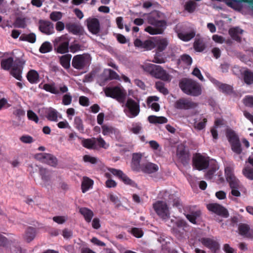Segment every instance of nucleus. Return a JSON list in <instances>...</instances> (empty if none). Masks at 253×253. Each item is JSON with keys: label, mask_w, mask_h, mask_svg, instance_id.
Segmentation results:
<instances>
[{"label": "nucleus", "mask_w": 253, "mask_h": 253, "mask_svg": "<svg viewBox=\"0 0 253 253\" xmlns=\"http://www.w3.org/2000/svg\"><path fill=\"white\" fill-rule=\"evenodd\" d=\"M143 70L151 76L164 81L169 80V76L161 66L151 63H147L142 66Z\"/></svg>", "instance_id": "nucleus-3"}, {"label": "nucleus", "mask_w": 253, "mask_h": 253, "mask_svg": "<svg viewBox=\"0 0 253 253\" xmlns=\"http://www.w3.org/2000/svg\"><path fill=\"white\" fill-rule=\"evenodd\" d=\"M27 117L29 120L38 123L39 122V118L37 114L32 110H29L27 111Z\"/></svg>", "instance_id": "nucleus-61"}, {"label": "nucleus", "mask_w": 253, "mask_h": 253, "mask_svg": "<svg viewBox=\"0 0 253 253\" xmlns=\"http://www.w3.org/2000/svg\"><path fill=\"white\" fill-rule=\"evenodd\" d=\"M27 78L31 84H37L39 81V75L36 70H31L27 73Z\"/></svg>", "instance_id": "nucleus-30"}, {"label": "nucleus", "mask_w": 253, "mask_h": 253, "mask_svg": "<svg viewBox=\"0 0 253 253\" xmlns=\"http://www.w3.org/2000/svg\"><path fill=\"white\" fill-rule=\"evenodd\" d=\"M156 88L161 93L164 95H167L169 93L168 89L165 87V84L161 81H158L155 84Z\"/></svg>", "instance_id": "nucleus-47"}, {"label": "nucleus", "mask_w": 253, "mask_h": 253, "mask_svg": "<svg viewBox=\"0 0 253 253\" xmlns=\"http://www.w3.org/2000/svg\"><path fill=\"white\" fill-rule=\"evenodd\" d=\"M148 120L150 123L154 124H162L168 122V119L166 117L163 116L157 117L154 115L149 116Z\"/></svg>", "instance_id": "nucleus-32"}, {"label": "nucleus", "mask_w": 253, "mask_h": 253, "mask_svg": "<svg viewBox=\"0 0 253 253\" xmlns=\"http://www.w3.org/2000/svg\"><path fill=\"white\" fill-rule=\"evenodd\" d=\"M226 136L231 145L232 150L238 155L240 154L242 149L238 136L234 131L229 130L226 132Z\"/></svg>", "instance_id": "nucleus-7"}, {"label": "nucleus", "mask_w": 253, "mask_h": 253, "mask_svg": "<svg viewBox=\"0 0 253 253\" xmlns=\"http://www.w3.org/2000/svg\"><path fill=\"white\" fill-rule=\"evenodd\" d=\"M22 71L19 67L14 66L12 69L10 74L17 80L19 81L22 80L21 76Z\"/></svg>", "instance_id": "nucleus-49"}, {"label": "nucleus", "mask_w": 253, "mask_h": 253, "mask_svg": "<svg viewBox=\"0 0 253 253\" xmlns=\"http://www.w3.org/2000/svg\"><path fill=\"white\" fill-rule=\"evenodd\" d=\"M243 103L246 107L253 108V96H245L243 99Z\"/></svg>", "instance_id": "nucleus-52"}, {"label": "nucleus", "mask_w": 253, "mask_h": 253, "mask_svg": "<svg viewBox=\"0 0 253 253\" xmlns=\"http://www.w3.org/2000/svg\"><path fill=\"white\" fill-rule=\"evenodd\" d=\"M161 52H158L156 51V54L154 55V58L152 60L153 62L158 63V64H162L166 62V59L164 57L163 55L160 53Z\"/></svg>", "instance_id": "nucleus-50"}, {"label": "nucleus", "mask_w": 253, "mask_h": 253, "mask_svg": "<svg viewBox=\"0 0 253 253\" xmlns=\"http://www.w3.org/2000/svg\"><path fill=\"white\" fill-rule=\"evenodd\" d=\"M168 44L169 41L167 38H160L155 41L154 47H156V51L162 52L166 48Z\"/></svg>", "instance_id": "nucleus-24"}, {"label": "nucleus", "mask_w": 253, "mask_h": 253, "mask_svg": "<svg viewBox=\"0 0 253 253\" xmlns=\"http://www.w3.org/2000/svg\"><path fill=\"white\" fill-rule=\"evenodd\" d=\"M193 165L197 169L202 170L208 168L209 161L200 154H197L193 159Z\"/></svg>", "instance_id": "nucleus-13"}, {"label": "nucleus", "mask_w": 253, "mask_h": 253, "mask_svg": "<svg viewBox=\"0 0 253 253\" xmlns=\"http://www.w3.org/2000/svg\"><path fill=\"white\" fill-rule=\"evenodd\" d=\"M209 211L222 217L227 218L229 216L227 210L223 206L217 203H211L207 205Z\"/></svg>", "instance_id": "nucleus-14"}, {"label": "nucleus", "mask_w": 253, "mask_h": 253, "mask_svg": "<svg viewBox=\"0 0 253 253\" xmlns=\"http://www.w3.org/2000/svg\"><path fill=\"white\" fill-rule=\"evenodd\" d=\"M19 139L22 142L26 144L32 143L34 141L33 138L29 135H23Z\"/></svg>", "instance_id": "nucleus-62"}, {"label": "nucleus", "mask_w": 253, "mask_h": 253, "mask_svg": "<svg viewBox=\"0 0 253 253\" xmlns=\"http://www.w3.org/2000/svg\"><path fill=\"white\" fill-rule=\"evenodd\" d=\"M192 63L191 57L187 54H184L181 55L180 58L177 61L178 65L182 67L183 68H189Z\"/></svg>", "instance_id": "nucleus-20"}, {"label": "nucleus", "mask_w": 253, "mask_h": 253, "mask_svg": "<svg viewBox=\"0 0 253 253\" xmlns=\"http://www.w3.org/2000/svg\"><path fill=\"white\" fill-rule=\"evenodd\" d=\"M71 57V55L69 54L62 55L60 57V63L65 69H67L70 68Z\"/></svg>", "instance_id": "nucleus-37"}, {"label": "nucleus", "mask_w": 253, "mask_h": 253, "mask_svg": "<svg viewBox=\"0 0 253 253\" xmlns=\"http://www.w3.org/2000/svg\"><path fill=\"white\" fill-rule=\"evenodd\" d=\"M79 212L84 216L86 222H89L91 221L93 215L92 211L86 208H81L80 209Z\"/></svg>", "instance_id": "nucleus-34"}, {"label": "nucleus", "mask_w": 253, "mask_h": 253, "mask_svg": "<svg viewBox=\"0 0 253 253\" xmlns=\"http://www.w3.org/2000/svg\"><path fill=\"white\" fill-rule=\"evenodd\" d=\"M191 207H186V209H189V213L186 214L187 219L192 223L196 224V220L200 217L201 212L200 210L191 211Z\"/></svg>", "instance_id": "nucleus-26"}, {"label": "nucleus", "mask_w": 253, "mask_h": 253, "mask_svg": "<svg viewBox=\"0 0 253 253\" xmlns=\"http://www.w3.org/2000/svg\"><path fill=\"white\" fill-rule=\"evenodd\" d=\"M126 106L128 109V113L126 112L129 118H132L136 117L140 112L139 103L136 102L132 99L129 98L126 103Z\"/></svg>", "instance_id": "nucleus-11"}, {"label": "nucleus", "mask_w": 253, "mask_h": 253, "mask_svg": "<svg viewBox=\"0 0 253 253\" xmlns=\"http://www.w3.org/2000/svg\"><path fill=\"white\" fill-rule=\"evenodd\" d=\"M86 22L88 30L93 34H95V18L88 19Z\"/></svg>", "instance_id": "nucleus-55"}, {"label": "nucleus", "mask_w": 253, "mask_h": 253, "mask_svg": "<svg viewBox=\"0 0 253 253\" xmlns=\"http://www.w3.org/2000/svg\"><path fill=\"white\" fill-rule=\"evenodd\" d=\"M96 145L99 147L105 149H107L109 146V144L107 143L100 136L97 138H96Z\"/></svg>", "instance_id": "nucleus-54"}, {"label": "nucleus", "mask_w": 253, "mask_h": 253, "mask_svg": "<svg viewBox=\"0 0 253 253\" xmlns=\"http://www.w3.org/2000/svg\"><path fill=\"white\" fill-rule=\"evenodd\" d=\"M39 30L42 33L50 35L54 32L53 23L48 21L40 20L39 21Z\"/></svg>", "instance_id": "nucleus-15"}, {"label": "nucleus", "mask_w": 253, "mask_h": 253, "mask_svg": "<svg viewBox=\"0 0 253 253\" xmlns=\"http://www.w3.org/2000/svg\"><path fill=\"white\" fill-rule=\"evenodd\" d=\"M177 156L183 165H186L188 164L190 160V155L185 149H178L177 150Z\"/></svg>", "instance_id": "nucleus-23"}, {"label": "nucleus", "mask_w": 253, "mask_h": 253, "mask_svg": "<svg viewBox=\"0 0 253 253\" xmlns=\"http://www.w3.org/2000/svg\"><path fill=\"white\" fill-rule=\"evenodd\" d=\"M96 169L102 171H105L107 168L105 167L101 162L97 160L96 158ZM109 171L114 175L117 176L119 179L122 180L125 184L129 185L132 187H136L135 182L130 179L123 171L120 169L114 168L108 169Z\"/></svg>", "instance_id": "nucleus-2"}, {"label": "nucleus", "mask_w": 253, "mask_h": 253, "mask_svg": "<svg viewBox=\"0 0 253 253\" xmlns=\"http://www.w3.org/2000/svg\"><path fill=\"white\" fill-rule=\"evenodd\" d=\"M179 85L181 90L187 95L198 96L201 94L200 84L192 79L184 78L180 81Z\"/></svg>", "instance_id": "nucleus-1"}, {"label": "nucleus", "mask_w": 253, "mask_h": 253, "mask_svg": "<svg viewBox=\"0 0 253 253\" xmlns=\"http://www.w3.org/2000/svg\"><path fill=\"white\" fill-rule=\"evenodd\" d=\"M243 175L250 180H253V168L250 166H246L242 170Z\"/></svg>", "instance_id": "nucleus-46"}, {"label": "nucleus", "mask_w": 253, "mask_h": 253, "mask_svg": "<svg viewBox=\"0 0 253 253\" xmlns=\"http://www.w3.org/2000/svg\"><path fill=\"white\" fill-rule=\"evenodd\" d=\"M36 234V228L32 227H29L25 232V239L27 242H30L34 240Z\"/></svg>", "instance_id": "nucleus-36"}, {"label": "nucleus", "mask_w": 253, "mask_h": 253, "mask_svg": "<svg viewBox=\"0 0 253 253\" xmlns=\"http://www.w3.org/2000/svg\"><path fill=\"white\" fill-rule=\"evenodd\" d=\"M193 47L196 51L201 52L205 48V45L202 39L196 38L194 42Z\"/></svg>", "instance_id": "nucleus-44"}, {"label": "nucleus", "mask_w": 253, "mask_h": 253, "mask_svg": "<svg viewBox=\"0 0 253 253\" xmlns=\"http://www.w3.org/2000/svg\"><path fill=\"white\" fill-rule=\"evenodd\" d=\"M70 38L65 35L55 39L53 46L55 52L59 54L67 53L69 51Z\"/></svg>", "instance_id": "nucleus-5"}, {"label": "nucleus", "mask_w": 253, "mask_h": 253, "mask_svg": "<svg viewBox=\"0 0 253 253\" xmlns=\"http://www.w3.org/2000/svg\"><path fill=\"white\" fill-rule=\"evenodd\" d=\"M199 241L205 247L210 249L212 253H216L220 249V245L217 241L210 238L203 237Z\"/></svg>", "instance_id": "nucleus-12"}, {"label": "nucleus", "mask_w": 253, "mask_h": 253, "mask_svg": "<svg viewBox=\"0 0 253 253\" xmlns=\"http://www.w3.org/2000/svg\"><path fill=\"white\" fill-rule=\"evenodd\" d=\"M45 158L44 161V163H46L52 167H56L57 165V160L56 158L53 155L45 153Z\"/></svg>", "instance_id": "nucleus-41"}, {"label": "nucleus", "mask_w": 253, "mask_h": 253, "mask_svg": "<svg viewBox=\"0 0 253 253\" xmlns=\"http://www.w3.org/2000/svg\"><path fill=\"white\" fill-rule=\"evenodd\" d=\"M87 110L88 113H85L86 122L93 126L95 124V120L91 113H95V104L92 105Z\"/></svg>", "instance_id": "nucleus-38"}, {"label": "nucleus", "mask_w": 253, "mask_h": 253, "mask_svg": "<svg viewBox=\"0 0 253 253\" xmlns=\"http://www.w3.org/2000/svg\"><path fill=\"white\" fill-rule=\"evenodd\" d=\"M239 234L247 238L253 237V230H251L250 226L244 223H241L238 227Z\"/></svg>", "instance_id": "nucleus-21"}, {"label": "nucleus", "mask_w": 253, "mask_h": 253, "mask_svg": "<svg viewBox=\"0 0 253 253\" xmlns=\"http://www.w3.org/2000/svg\"><path fill=\"white\" fill-rule=\"evenodd\" d=\"M176 33L178 38L184 42L189 41L195 36V33L194 31L184 33L177 31Z\"/></svg>", "instance_id": "nucleus-31"}, {"label": "nucleus", "mask_w": 253, "mask_h": 253, "mask_svg": "<svg viewBox=\"0 0 253 253\" xmlns=\"http://www.w3.org/2000/svg\"><path fill=\"white\" fill-rule=\"evenodd\" d=\"M215 84L218 87L219 91L224 94L226 95L235 94V92L232 85L222 83L218 81H216Z\"/></svg>", "instance_id": "nucleus-16"}, {"label": "nucleus", "mask_w": 253, "mask_h": 253, "mask_svg": "<svg viewBox=\"0 0 253 253\" xmlns=\"http://www.w3.org/2000/svg\"><path fill=\"white\" fill-rule=\"evenodd\" d=\"M198 104L190 98L182 97L177 100L174 103L175 108L178 110H189L196 108Z\"/></svg>", "instance_id": "nucleus-9"}, {"label": "nucleus", "mask_w": 253, "mask_h": 253, "mask_svg": "<svg viewBox=\"0 0 253 253\" xmlns=\"http://www.w3.org/2000/svg\"><path fill=\"white\" fill-rule=\"evenodd\" d=\"M95 142L90 139H83L82 141V145L87 149L93 148Z\"/></svg>", "instance_id": "nucleus-58"}, {"label": "nucleus", "mask_w": 253, "mask_h": 253, "mask_svg": "<svg viewBox=\"0 0 253 253\" xmlns=\"http://www.w3.org/2000/svg\"><path fill=\"white\" fill-rule=\"evenodd\" d=\"M43 88L46 91H48L53 94H58L59 90L55 87L54 84H45L43 85Z\"/></svg>", "instance_id": "nucleus-48"}, {"label": "nucleus", "mask_w": 253, "mask_h": 253, "mask_svg": "<svg viewBox=\"0 0 253 253\" xmlns=\"http://www.w3.org/2000/svg\"><path fill=\"white\" fill-rule=\"evenodd\" d=\"M196 8V3L193 1L190 0L187 2L185 5V9L189 13H192Z\"/></svg>", "instance_id": "nucleus-56"}, {"label": "nucleus", "mask_w": 253, "mask_h": 253, "mask_svg": "<svg viewBox=\"0 0 253 253\" xmlns=\"http://www.w3.org/2000/svg\"><path fill=\"white\" fill-rule=\"evenodd\" d=\"M168 196V199H167L166 200H167L168 202L170 203L171 202H172L173 207L177 208L179 209H181L182 204H181L179 198H175V196L174 194H169V192H165V196Z\"/></svg>", "instance_id": "nucleus-28"}, {"label": "nucleus", "mask_w": 253, "mask_h": 253, "mask_svg": "<svg viewBox=\"0 0 253 253\" xmlns=\"http://www.w3.org/2000/svg\"><path fill=\"white\" fill-rule=\"evenodd\" d=\"M89 64V57L84 54H79L74 56L72 62V66L78 70H82Z\"/></svg>", "instance_id": "nucleus-10"}, {"label": "nucleus", "mask_w": 253, "mask_h": 253, "mask_svg": "<svg viewBox=\"0 0 253 253\" xmlns=\"http://www.w3.org/2000/svg\"><path fill=\"white\" fill-rule=\"evenodd\" d=\"M52 46L49 42H43L39 48V51L42 53H45L51 51Z\"/></svg>", "instance_id": "nucleus-45"}, {"label": "nucleus", "mask_w": 253, "mask_h": 253, "mask_svg": "<svg viewBox=\"0 0 253 253\" xmlns=\"http://www.w3.org/2000/svg\"><path fill=\"white\" fill-rule=\"evenodd\" d=\"M130 232L136 238H141L143 235L142 230L140 228L136 227L132 228Z\"/></svg>", "instance_id": "nucleus-64"}, {"label": "nucleus", "mask_w": 253, "mask_h": 253, "mask_svg": "<svg viewBox=\"0 0 253 253\" xmlns=\"http://www.w3.org/2000/svg\"><path fill=\"white\" fill-rule=\"evenodd\" d=\"M225 174L227 181L236 177L233 174L232 169L230 167H226L225 169Z\"/></svg>", "instance_id": "nucleus-63"}, {"label": "nucleus", "mask_w": 253, "mask_h": 253, "mask_svg": "<svg viewBox=\"0 0 253 253\" xmlns=\"http://www.w3.org/2000/svg\"><path fill=\"white\" fill-rule=\"evenodd\" d=\"M62 14L60 11H53L50 14V18L53 21H57L62 18Z\"/></svg>", "instance_id": "nucleus-60"}, {"label": "nucleus", "mask_w": 253, "mask_h": 253, "mask_svg": "<svg viewBox=\"0 0 253 253\" xmlns=\"http://www.w3.org/2000/svg\"><path fill=\"white\" fill-rule=\"evenodd\" d=\"M94 181L93 180L87 177H84L81 185L82 191L83 193H85L88 191L93 185Z\"/></svg>", "instance_id": "nucleus-29"}, {"label": "nucleus", "mask_w": 253, "mask_h": 253, "mask_svg": "<svg viewBox=\"0 0 253 253\" xmlns=\"http://www.w3.org/2000/svg\"><path fill=\"white\" fill-rule=\"evenodd\" d=\"M142 158V155L139 153H133L132 155L131 167L133 170L139 171L141 169L140 161Z\"/></svg>", "instance_id": "nucleus-18"}, {"label": "nucleus", "mask_w": 253, "mask_h": 253, "mask_svg": "<svg viewBox=\"0 0 253 253\" xmlns=\"http://www.w3.org/2000/svg\"><path fill=\"white\" fill-rule=\"evenodd\" d=\"M39 173L42 180L47 182L50 180V176L47 170L43 168H39Z\"/></svg>", "instance_id": "nucleus-51"}, {"label": "nucleus", "mask_w": 253, "mask_h": 253, "mask_svg": "<svg viewBox=\"0 0 253 253\" xmlns=\"http://www.w3.org/2000/svg\"><path fill=\"white\" fill-rule=\"evenodd\" d=\"M243 78L245 83L248 85L253 84V72L247 69L244 71Z\"/></svg>", "instance_id": "nucleus-40"}, {"label": "nucleus", "mask_w": 253, "mask_h": 253, "mask_svg": "<svg viewBox=\"0 0 253 253\" xmlns=\"http://www.w3.org/2000/svg\"><path fill=\"white\" fill-rule=\"evenodd\" d=\"M106 73L108 74V77L107 79L109 80H120L119 75L114 71L112 69H109L105 70Z\"/></svg>", "instance_id": "nucleus-53"}, {"label": "nucleus", "mask_w": 253, "mask_h": 253, "mask_svg": "<svg viewBox=\"0 0 253 253\" xmlns=\"http://www.w3.org/2000/svg\"><path fill=\"white\" fill-rule=\"evenodd\" d=\"M166 27L154 26H148L145 29V31L151 35H158L163 33Z\"/></svg>", "instance_id": "nucleus-33"}, {"label": "nucleus", "mask_w": 253, "mask_h": 253, "mask_svg": "<svg viewBox=\"0 0 253 253\" xmlns=\"http://www.w3.org/2000/svg\"><path fill=\"white\" fill-rule=\"evenodd\" d=\"M74 127L81 133H84V131L83 121L80 117L76 116L74 121Z\"/></svg>", "instance_id": "nucleus-43"}, {"label": "nucleus", "mask_w": 253, "mask_h": 253, "mask_svg": "<svg viewBox=\"0 0 253 253\" xmlns=\"http://www.w3.org/2000/svg\"><path fill=\"white\" fill-rule=\"evenodd\" d=\"M103 90L106 96L115 99L121 103L125 102L126 92L123 88L118 86H109L104 88Z\"/></svg>", "instance_id": "nucleus-4"}, {"label": "nucleus", "mask_w": 253, "mask_h": 253, "mask_svg": "<svg viewBox=\"0 0 253 253\" xmlns=\"http://www.w3.org/2000/svg\"><path fill=\"white\" fill-rule=\"evenodd\" d=\"M135 46L143 48L146 50H151L154 48V42L150 40L141 41L140 39H136L134 42Z\"/></svg>", "instance_id": "nucleus-17"}, {"label": "nucleus", "mask_w": 253, "mask_h": 253, "mask_svg": "<svg viewBox=\"0 0 253 253\" xmlns=\"http://www.w3.org/2000/svg\"><path fill=\"white\" fill-rule=\"evenodd\" d=\"M13 63V58L10 57L6 59H2L1 61L0 65L3 69L5 70H8L12 67Z\"/></svg>", "instance_id": "nucleus-42"}, {"label": "nucleus", "mask_w": 253, "mask_h": 253, "mask_svg": "<svg viewBox=\"0 0 253 253\" xmlns=\"http://www.w3.org/2000/svg\"><path fill=\"white\" fill-rule=\"evenodd\" d=\"M243 32L244 31L239 27H233L229 29V34L233 40L241 42V38L240 35L243 34Z\"/></svg>", "instance_id": "nucleus-22"}, {"label": "nucleus", "mask_w": 253, "mask_h": 253, "mask_svg": "<svg viewBox=\"0 0 253 253\" xmlns=\"http://www.w3.org/2000/svg\"><path fill=\"white\" fill-rule=\"evenodd\" d=\"M142 129V126L140 123H133L132 127L130 130L134 134H138Z\"/></svg>", "instance_id": "nucleus-59"}, {"label": "nucleus", "mask_w": 253, "mask_h": 253, "mask_svg": "<svg viewBox=\"0 0 253 253\" xmlns=\"http://www.w3.org/2000/svg\"><path fill=\"white\" fill-rule=\"evenodd\" d=\"M153 208L158 216L164 220L170 218V212L167 204L162 201H157L153 204Z\"/></svg>", "instance_id": "nucleus-6"}, {"label": "nucleus", "mask_w": 253, "mask_h": 253, "mask_svg": "<svg viewBox=\"0 0 253 253\" xmlns=\"http://www.w3.org/2000/svg\"><path fill=\"white\" fill-rule=\"evenodd\" d=\"M164 17L163 13L155 10L148 17V22L154 26L166 27L167 22L164 19Z\"/></svg>", "instance_id": "nucleus-8"}, {"label": "nucleus", "mask_w": 253, "mask_h": 253, "mask_svg": "<svg viewBox=\"0 0 253 253\" xmlns=\"http://www.w3.org/2000/svg\"><path fill=\"white\" fill-rule=\"evenodd\" d=\"M19 41L28 42L31 43H34L36 41V35L34 33H31L28 34H23L19 37Z\"/></svg>", "instance_id": "nucleus-35"}, {"label": "nucleus", "mask_w": 253, "mask_h": 253, "mask_svg": "<svg viewBox=\"0 0 253 253\" xmlns=\"http://www.w3.org/2000/svg\"><path fill=\"white\" fill-rule=\"evenodd\" d=\"M159 169V167L155 164L148 162L141 164V170L145 173L151 174L157 172Z\"/></svg>", "instance_id": "nucleus-19"}, {"label": "nucleus", "mask_w": 253, "mask_h": 253, "mask_svg": "<svg viewBox=\"0 0 253 253\" xmlns=\"http://www.w3.org/2000/svg\"><path fill=\"white\" fill-rule=\"evenodd\" d=\"M14 26L16 28H24L26 26L25 19L20 17H17L14 23Z\"/></svg>", "instance_id": "nucleus-57"}, {"label": "nucleus", "mask_w": 253, "mask_h": 253, "mask_svg": "<svg viewBox=\"0 0 253 253\" xmlns=\"http://www.w3.org/2000/svg\"><path fill=\"white\" fill-rule=\"evenodd\" d=\"M101 127L102 133L104 135L115 134L118 132L117 129L110 126L103 125H102Z\"/></svg>", "instance_id": "nucleus-39"}, {"label": "nucleus", "mask_w": 253, "mask_h": 253, "mask_svg": "<svg viewBox=\"0 0 253 253\" xmlns=\"http://www.w3.org/2000/svg\"><path fill=\"white\" fill-rule=\"evenodd\" d=\"M68 31L74 35H80L83 33V28L81 26L75 23H68L66 25Z\"/></svg>", "instance_id": "nucleus-25"}, {"label": "nucleus", "mask_w": 253, "mask_h": 253, "mask_svg": "<svg viewBox=\"0 0 253 253\" xmlns=\"http://www.w3.org/2000/svg\"><path fill=\"white\" fill-rule=\"evenodd\" d=\"M45 117L50 121L57 122L58 112L54 108L50 107L45 110Z\"/></svg>", "instance_id": "nucleus-27"}]
</instances>
